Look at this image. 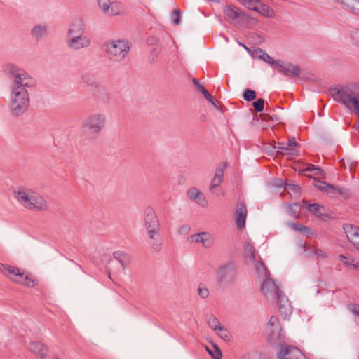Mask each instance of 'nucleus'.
I'll list each match as a JSON object with an SVG mask.
<instances>
[{
	"mask_svg": "<svg viewBox=\"0 0 359 359\" xmlns=\"http://www.w3.org/2000/svg\"><path fill=\"white\" fill-rule=\"evenodd\" d=\"M264 121H271L273 122H278L279 121V118L276 115H270L269 114H264V118H262Z\"/></svg>",
	"mask_w": 359,
	"mask_h": 359,
	"instance_id": "obj_54",
	"label": "nucleus"
},
{
	"mask_svg": "<svg viewBox=\"0 0 359 359\" xmlns=\"http://www.w3.org/2000/svg\"><path fill=\"white\" fill-rule=\"evenodd\" d=\"M280 67L278 72L285 76H290L292 78L298 77L301 74V67L299 65L292 63L280 64L278 65Z\"/></svg>",
	"mask_w": 359,
	"mask_h": 359,
	"instance_id": "obj_15",
	"label": "nucleus"
},
{
	"mask_svg": "<svg viewBox=\"0 0 359 359\" xmlns=\"http://www.w3.org/2000/svg\"><path fill=\"white\" fill-rule=\"evenodd\" d=\"M245 249L248 253L250 255L251 259L253 260H255V248L250 244V243H245Z\"/></svg>",
	"mask_w": 359,
	"mask_h": 359,
	"instance_id": "obj_49",
	"label": "nucleus"
},
{
	"mask_svg": "<svg viewBox=\"0 0 359 359\" xmlns=\"http://www.w3.org/2000/svg\"><path fill=\"white\" fill-rule=\"evenodd\" d=\"M207 322L209 327L215 331L219 329V327H222L220 325L219 320L212 315L208 317Z\"/></svg>",
	"mask_w": 359,
	"mask_h": 359,
	"instance_id": "obj_37",
	"label": "nucleus"
},
{
	"mask_svg": "<svg viewBox=\"0 0 359 359\" xmlns=\"http://www.w3.org/2000/svg\"><path fill=\"white\" fill-rule=\"evenodd\" d=\"M107 123L106 115L103 113L90 114L83 121L81 132L86 140H95Z\"/></svg>",
	"mask_w": 359,
	"mask_h": 359,
	"instance_id": "obj_3",
	"label": "nucleus"
},
{
	"mask_svg": "<svg viewBox=\"0 0 359 359\" xmlns=\"http://www.w3.org/2000/svg\"><path fill=\"white\" fill-rule=\"evenodd\" d=\"M149 238V245L151 248L156 252H160L162 249L163 238L161 236L160 231L147 233Z\"/></svg>",
	"mask_w": 359,
	"mask_h": 359,
	"instance_id": "obj_17",
	"label": "nucleus"
},
{
	"mask_svg": "<svg viewBox=\"0 0 359 359\" xmlns=\"http://www.w3.org/2000/svg\"><path fill=\"white\" fill-rule=\"evenodd\" d=\"M275 297L277 299L278 310L280 315L285 319L287 318L292 313V307L289 299L283 294L282 291H280V294H278Z\"/></svg>",
	"mask_w": 359,
	"mask_h": 359,
	"instance_id": "obj_11",
	"label": "nucleus"
},
{
	"mask_svg": "<svg viewBox=\"0 0 359 359\" xmlns=\"http://www.w3.org/2000/svg\"><path fill=\"white\" fill-rule=\"evenodd\" d=\"M143 226L146 233L161 231L158 217L151 207L146 208L144 211Z\"/></svg>",
	"mask_w": 359,
	"mask_h": 359,
	"instance_id": "obj_7",
	"label": "nucleus"
},
{
	"mask_svg": "<svg viewBox=\"0 0 359 359\" xmlns=\"http://www.w3.org/2000/svg\"><path fill=\"white\" fill-rule=\"evenodd\" d=\"M280 289L275 283V281L271 278H266L263 282L261 287V292L265 297H275L278 294H280Z\"/></svg>",
	"mask_w": 359,
	"mask_h": 359,
	"instance_id": "obj_12",
	"label": "nucleus"
},
{
	"mask_svg": "<svg viewBox=\"0 0 359 359\" xmlns=\"http://www.w3.org/2000/svg\"><path fill=\"white\" fill-rule=\"evenodd\" d=\"M285 189L293 191L294 194H299L301 187L296 183H287L285 184Z\"/></svg>",
	"mask_w": 359,
	"mask_h": 359,
	"instance_id": "obj_46",
	"label": "nucleus"
},
{
	"mask_svg": "<svg viewBox=\"0 0 359 359\" xmlns=\"http://www.w3.org/2000/svg\"><path fill=\"white\" fill-rule=\"evenodd\" d=\"M257 10H255V11L262 14L265 16H270V12L271 10L269 7L266 4H261L259 6H257Z\"/></svg>",
	"mask_w": 359,
	"mask_h": 359,
	"instance_id": "obj_44",
	"label": "nucleus"
},
{
	"mask_svg": "<svg viewBox=\"0 0 359 359\" xmlns=\"http://www.w3.org/2000/svg\"><path fill=\"white\" fill-rule=\"evenodd\" d=\"M255 51V53H260V55L258 56V58L262 60L265 62L269 65H278L279 61L273 59L271 56H269L265 51H264L261 48H257Z\"/></svg>",
	"mask_w": 359,
	"mask_h": 359,
	"instance_id": "obj_32",
	"label": "nucleus"
},
{
	"mask_svg": "<svg viewBox=\"0 0 359 359\" xmlns=\"http://www.w3.org/2000/svg\"><path fill=\"white\" fill-rule=\"evenodd\" d=\"M200 121H204L205 119V116L204 114H202L199 117Z\"/></svg>",
	"mask_w": 359,
	"mask_h": 359,
	"instance_id": "obj_60",
	"label": "nucleus"
},
{
	"mask_svg": "<svg viewBox=\"0 0 359 359\" xmlns=\"http://www.w3.org/2000/svg\"><path fill=\"white\" fill-rule=\"evenodd\" d=\"M256 270L261 275H263L265 277H268L269 276V271L262 261H259L256 264Z\"/></svg>",
	"mask_w": 359,
	"mask_h": 359,
	"instance_id": "obj_40",
	"label": "nucleus"
},
{
	"mask_svg": "<svg viewBox=\"0 0 359 359\" xmlns=\"http://www.w3.org/2000/svg\"><path fill=\"white\" fill-rule=\"evenodd\" d=\"M32 37L37 41L48 34L47 26L45 25H36L30 31Z\"/></svg>",
	"mask_w": 359,
	"mask_h": 359,
	"instance_id": "obj_24",
	"label": "nucleus"
},
{
	"mask_svg": "<svg viewBox=\"0 0 359 359\" xmlns=\"http://www.w3.org/2000/svg\"><path fill=\"white\" fill-rule=\"evenodd\" d=\"M348 193V190L345 188H339L334 187V190H332L331 197H335L337 194L341 196H346Z\"/></svg>",
	"mask_w": 359,
	"mask_h": 359,
	"instance_id": "obj_48",
	"label": "nucleus"
},
{
	"mask_svg": "<svg viewBox=\"0 0 359 359\" xmlns=\"http://www.w3.org/2000/svg\"><path fill=\"white\" fill-rule=\"evenodd\" d=\"M243 99L248 102H251L256 98V92L251 89H246L243 95Z\"/></svg>",
	"mask_w": 359,
	"mask_h": 359,
	"instance_id": "obj_41",
	"label": "nucleus"
},
{
	"mask_svg": "<svg viewBox=\"0 0 359 359\" xmlns=\"http://www.w3.org/2000/svg\"><path fill=\"white\" fill-rule=\"evenodd\" d=\"M103 49L111 62H120L128 55L130 46L126 40H111L105 42Z\"/></svg>",
	"mask_w": 359,
	"mask_h": 359,
	"instance_id": "obj_4",
	"label": "nucleus"
},
{
	"mask_svg": "<svg viewBox=\"0 0 359 359\" xmlns=\"http://www.w3.org/2000/svg\"><path fill=\"white\" fill-rule=\"evenodd\" d=\"M82 80L84 83H86V85L90 88V84L94 83L95 82H97L93 78L88 75H83L82 76Z\"/></svg>",
	"mask_w": 359,
	"mask_h": 359,
	"instance_id": "obj_53",
	"label": "nucleus"
},
{
	"mask_svg": "<svg viewBox=\"0 0 359 359\" xmlns=\"http://www.w3.org/2000/svg\"><path fill=\"white\" fill-rule=\"evenodd\" d=\"M340 259L346 266L348 267H358V263H355V260L351 257L340 255Z\"/></svg>",
	"mask_w": 359,
	"mask_h": 359,
	"instance_id": "obj_38",
	"label": "nucleus"
},
{
	"mask_svg": "<svg viewBox=\"0 0 359 359\" xmlns=\"http://www.w3.org/2000/svg\"><path fill=\"white\" fill-rule=\"evenodd\" d=\"M190 231V226L189 225H183L179 229V233L181 234H187Z\"/></svg>",
	"mask_w": 359,
	"mask_h": 359,
	"instance_id": "obj_55",
	"label": "nucleus"
},
{
	"mask_svg": "<svg viewBox=\"0 0 359 359\" xmlns=\"http://www.w3.org/2000/svg\"><path fill=\"white\" fill-rule=\"evenodd\" d=\"M192 82L194 84V86L196 87L198 91L201 92L203 95V96L205 97V99L209 102H210L213 106H215L216 108H218L213 97L208 93V91L203 87V86L199 83L198 80L196 78H194L192 79Z\"/></svg>",
	"mask_w": 359,
	"mask_h": 359,
	"instance_id": "obj_26",
	"label": "nucleus"
},
{
	"mask_svg": "<svg viewBox=\"0 0 359 359\" xmlns=\"http://www.w3.org/2000/svg\"><path fill=\"white\" fill-rule=\"evenodd\" d=\"M91 43V39L85 34L69 37L66 41L67 46L73 50L88 48Z\"/></svg>",
	"mask_w": 359,
	"mask_h": 359,
	"instance_id": "obj_9",
	"label": "nucleus"
},
{
	"mask_svg": "<svg viewBox=\"0 0 359 359\" xmlns=\"http://www.w3.org/2000/svg\"><path fill=\"white\" fill-rule=\"evenodd\" d=\"M299 210L300 206L297 203L292 204L288 206L289 213L295 218L299 217Z\"/></svg>",
	"mask_w": 359,
	"mask_h": 359,
	"instance_id": "obj_43",
	"label": "nucleus"
},
{
	"mask_svg": "<svg viewBox=\"0 0 359 359\" xmlns=\"http://www.w3.org/2000/svg\"><path fill=\"white\" fill-rule=\"evenodd\" d=\"M267 332H268V341L271 344H283V339L281 334V327L279 319L273 316L267 323Z\"/></svg>",
	"mask_w": 359,
	"mask_h": 359,
	"instance_id": "obj_6",
	"label": "nucleus"
},
{
	"mask_svg": "<svg viewBox=\"0 0 359 359\" xmlns=\"http://www.w3.org/2000/svg\"><path fill=\"white\" fill-rule=\"evenodd\" d=\"M304 171L314 172V175L320 177H325V172L320 167L314 165L313 164H308L306 168L304 170Z\"/></svg>",
	"mask_w": 359,
	"mask_h": 359,
	"instance_id": "obj_35",
	"label": "nucleus"
},
{
	"mask_svg": "<svg viewBox=\"0 0 359 359\" xmlns=\"http://www.w3.org/2000/svg\"><path fill=\"white\" fill-rule=\"evenodd\" d=\"M346 11L359 15V0H336Z\"/></svg>",
	"mask_w": 359,
	"mask_h": 359,
	"instance_id": "obj_23",
	"label": "nucleus"
},
{
	"mask_svg": "<svg viewBox=\"0 0 359 359\" xmlns=\"http://www.w3.org/2000/svg\"><path fill=\"white\" fill-rule=\"evenodd\" d=\"M289 226L295 231L299 232L302 234L309 235L311 234V229L306 226L298 223H290Z\"/></svg>",
	"mask_w": 359,
	"mask_h": 359,
	"instance_id": "obj_34",
	"label": "nucleus"
},
{
	"mask_svg": "<svg viewBox=\"0 0 359 359\" xmlns=\"http://www.w3.org/2000/svg\"><path fill=\"white\" fill-rule=\"evenodd\" d=\"M353 312L355 314H357L358 316H359V305L358 304H354L353 306Z\"/></svg>",
	"mask_w": 359,
	"mask_h": 359,
	"instance_id": "obj_59",
	"label": "nucleus"
},
{
	"mask_svg": "<svg viewBox=\"0 0 359 359\" xmlns=\"http://www.w3.org/2000/svg\"><path fill=\"white\" fill-rule=\"evenodd\" d=\"M29 349L41 358H46L48 351V348L43 344L38 341H31L29 345Z\"/></svg>",
	"mask_w": 359,
	"mask_h": 359,
	"instance_id": "obj_21",
	"label": "nucleus"
},
{
	"mask_svg": "<svg viewBox=\"0 0 359 359\" xmlns=\"http://www.w3.org/2000/svg\"><path fill=\"white\" fill-rule=\"evenodd\" d=\"M344 230L349 241L353 240L359 233V227L350 224H344Z\"/></svg>",
	"mask_w": 359,
	"mask_h": 359,
	"instance_id": "obj_31",
	"label": "nucleus"
},
{
	"mask_svg": "<svg viewBox=\"0 0 359 359\" xmlns=\"http://www.w3.org/2000/svg\"><path fill=\"white\" fill-rule=\"evenodd\" d=\"M256 55L258 57L259 55H260V53H256Z\"/></svg>",
	"mask_w": 359,
	"mask_h": 359,
	"instance_id": "obj_62",
	"label": "nucleus"
},
{
	"mask_svg": "<svg viewBox=\"0 0 359 359\" xmlns=\"http://www.w3.org/2000/svg\"><path fill=\"white\" fill-rule=\"evenodd\" d=\"M313 186L318 189L330 194V196L332 195V190H334V185L324 181L317 180L316 179H314Z\"/></svg>",
	"mask_w": 359,
	"mask_h": 359,
	"instance_id": "obj_29",
	"label": "nucleus"
},
{
	"mask_svg": "<svg viewBox=\"0 0 359 359\" xmlns=\"http://www.w3.org/2000/svg\"><path fill=\"white\" fill-rule=\"evenodd\" d=\"M243 46L247 50H249V49L247 48V46H245V45H243Z\"/></svg>",
	"mask_w": 359,
	"mask_h": 359,
	"instance_id": "obj_61",
	"label": "nucleus"
},
{
	"mask_svg": "<svg viewBox=\"0 0 359 359\" xmlns=\"http://www.w3.org/2000/svg\"><path fill=\"white\" fill-rule=\"evenodd\" d=\"M245 6L250 10H257V4L259 3L258 0H239Z\"/></svg>",
	"mask_w": 359,
	"mask_h": 359,
	"instance_id": "obj_42",
	"label": "nucleus"
},
{
	"mask_svg": "<svg viewBox=\"0 0 359 359\" xmlns=\"http://www.w3.org/2000/svg\"><path fill=\"white\" fill-rule=\"evenodd\" d=\"M224 14L228 20H234L244 15L243 13L241 12L238 8L231 6H226L224 7Z\"/></svg>",
	"mask_w": 359,
	"mask_h": 359,
	"instance_id": "obj_25",
	"label": "nucleus"
},
{
	"mask_svg": "<svg viewBox=\"0 0 359 359\" xmlns=\"http://www.w3.org/2000/svg\"><path fill=\"white\" fill-rule=\"evenodd\" d=\"M90 91L94 97L103 103L109 102V96L107 90L97 81L90 84Z\"/></svg>",
	"mask_w": 359,
	"mask_h": 359,
	"instance_id": "obj_14",
	"label": "nucleus"
},
{
	"mask_svg": "<svg viewBox=\"0 0 359 359\" xmlns=\"http://www.w3.org/2000/svg\"><path fill=\"white\" fill-rule=\"evenodd\" d=\"M172 22L175 25H177L180 22V11L179 8L175 9L172 13Z\"/></svg>",
	"mask_w": 359,
	"mask_h": 359,
	"instance_id": "obj_47",
	"label": "nucleus"
},
{
	"mask_svg": "<svg viewBox=\"0 0 359 359\" xmlns=\"http://www.w3.org/2000/svg\"><path fill=\"white\" fill-rule=\"evenodd\" d=\"M264 100L259 98L253 102V107L257 112H262L264 108Z\"/></svg>",
	"mask_w": 359,
	"mask_h": 359,
	"instance_id": "obj_45",
	"label": "nucleus"
},
{
	"mask_svg": "<svg viewBox=\"0 0 359 359\" xmlns=\"http://www.w3.org/2000/svg\"><path fill=\"white\" fill-rule=\"evenodd\" d=\"M350 242L359 250V233Z\"/></svg>",
	"mask_w": 359,
	"mask_h": 359,
	"instance_id": "obj_57",
	"label": "nucleus"
},
{
	"mask_svg": "<svg viewBox=\"0 0 359 359\" xmlns=\"http://www.w3.org/2000/svg\"><path fill=\"white\" fill-rule=\"evenodd\" d=\"M201 238V233H199L191 236L190 237V240L192 242L198 243H201V241H200Z\"/></svg>",
	"mask_w": 359,
	"mask_h": 359,
	"instance_id": "obj_56",
	"label": "nucleus"
},
{
	"mask_svg": "<svg viewBox=\"0 0 359 359\" xmlns=\"http://www.w3.org/2000/svg\"><path fill=\"white\" fill-rule=\"evenodd\" d=\"M113 258L116 259L121 264L123 270L126 269L130 262V256L123 251L114 252Z\"/></svg>",
	"mask_w": 359,
	"mask_h": 359,
	"instance_id": "obj_27",
	"label": "nucleus"
},
{
	"mask_svg": "<svg viewBox=\"0 0 359 359\" xmlns=\"http://www.w3.org/2000/svg\"><path fill=\"white\" fill-rule=\"evenodd\" d=\"M236 216L237 227L239 229L243 228L245 226L247 216V208L244 203H241L237 205Z\"/></svg>",
	"mask_w": 359,
	"mask_h": 359,
	"instance_id": "obj_20",
	"label": "nucleus"
},
{
	"mask_svg": "<svg viewBox=\"0 0 359 359\" xmlns=\"http://www.w3.org/2000/svg\"><path fill=\"white\" fill-rule=\"evenodd\" d=\"M217 330V334L222 339L224 340L228 339L229 333L226 329H224L223 327H219V329H218Z\"/></svg>",
	"mask_w": 359,
	"mask_h": 359,
	"instance_id": "obj_52",
	"label": "nucleus"
},
{
	"mask_svg": "<svg viewBox=\"0 0 359 359\" xmlns=\"http://www.w3.org/2000/svg\"><path fill=\"white\" fill-rule=\"evenodd\" d=\"M86 32V25L84 22L79 18L75 19L69 25L67 36V38L74 36L85 34Z\"/></svg>",
	"mask_w": 359,
	"mask_h": 359,
	"instance_id": "obj_13",
	"label": "nucleus"
},
{
	"mask_svg": "<svg viewBox=\"0 0 359 359\" xmlns=\"http://www.w3.org/2000/svg\"><path fill=\"white\" fill-rule=\"evenodd\" d=\"M278 359H306L304 353L296 346L280 344L277 352Z\"/></svg>",
	"mask_w": 359,
	"mask_h": 359,
	"instance_id": "obj_8",
	"label": "nucleus"
},
{
	"mask_svg": "<svg viewBox=\"0 0 359 359\" xmlns=\"http://www.w3.org/2000/svg\"><path fill=\"white\" fill-rule=\"evenodd\" d=\"M217 283L222 287L230 286L238 279V271L233 262L221 264L216 272Z\"/></svg>",
	"mask_w": 359,
	"mask_h": 359,
	"instance_id": "obj_5",
	"label": "nucleus"
},
{
	"mask_svg": "<svg viewBox=\"0 0 359 359\" xmlns=\"http://www.w3.org/2000/svg\"><path fill=\"white\" fill-rule=\"evenodd\" d=\"M201 243L205 248H209L212 245V240L210 233L207 232H201Z\"/></svg>",
	"mask_w": 359,
	"mask_h": 359,
	"instance_id": "obj_36",
	"label": "nucleus"
},
{
	"mask_svg": "<svg viewBox=\"0 0 359 359\" xmlns=\"http://www.w3.org/2000/svg\"><path fill=\"white\" fill-rule=\"evenodd\" d=\"M187 195L190 199L197 200V203L202 207H205L208 205V202L203 194L197 188L193 187L189 189Z\"/></svg>",
	"mask_w": 359,
	"mask_h": 359,
	"instance_id": "obj_22",
	"label": "nucleus"
},
{
	"mask_svg": "<svg viewBox=\"0 0 359 359\" xmlns=\"http://www.w3.org/2000/svg\"><path fill=\"white\" fill-rule=\"evenodd\" d=\"M198 295L203 299L207 298L209 295V290L205 287L199 286L198 289Z\"/></svg>",
	"mask_w": 359,
	"mask_h": 359,
	"instance_id": "obj_51",
	"label": "nucleus"
},
{
	"mask_svg": "<svg viewBox=\"0 0 359 359\" xmlns=\"http://www.w3.org/2000/svg\"><path fill=\"white\" fill-rule=\"evenodd\" d=\"M5 72L11 79L10 107L14 116L22 115L29 106L28 88L35 85V81L23 69L13 64L5 66Z\"/></svg>",
	"mask_w": 359,
	"mask_h": 359,
	"instance_id": "obj_1",
	"label": "nucleus"
},
{
	"mask_svg": "<svg viewBox=\"0 0 359 359\" xmlns=\"http://www.w3.org/2000/svg\"><path fill=\"white\" fill-rule=\"evenodd\" d=\"M298 145L294 137H290L287 143L277 142L273 146L274 149H277V152L282 155H297V151L294 148Z\"/></svg>",
	"mask_w": 359,
	"mask_h": 359,
	"instance_id": "obj_10",
	"label": "nucleus"
},
{
	"mask_svg": "<svg viewBox=\"0 0 359 359\" xmlns=\"http://www.w3.org/2000/svg\"><path fill=\"white\" fill-rule=\"evenodd\" d=\"M351 36L353 42L359 46V28L352 31Z\"/></svg>",
	"mask_w": 359,
	"mask_h": 359,
	"instance_id": "obj_50",
	"label": "nucleus"
},
{
	"mask_svg": "<svg viewBox=\"0 0 359 359\" xmlns=\"http://www.w3.org/2000/svg\"><path fill=\"white\" fill-rule=\"evenodd\" d=\"M306 208L308 210H309L310 212H311L313 214H314L316 216H317L318 217L325 215L322 212V210H324V208L323 206L320 205L318 203H312V204L308 203L306 205Z\"/></svg>",
	"mask_w": 359,
	"mask_h": 359,
	"instance_id": "obj_33",
	"label": "nucleus"
},
{
	"mask_svg": "<svg viewBox=\"0 0 359 359\" xmlns=\"http://www.w3.org/2000/svg\"><path fill=\"white\" fill-rule=\"evenodd\" d=\"M20 278H19V280H17V283L21 284L26 287H34L38 283L36 279L34 278L29 275L25 276L23 272Z\"/></svg>",
	"mask_w": 359,
	"mask_h": 359,
	"instance_id": "obj_30",
	"label": "nucleus"
},
{
	"mask_svg": "<svg viewBox=\"0 0 359 359\" xmlns=\"http://www.w3.org/2000/svg\"><path fill=\"white\" fill-rule=\"evenodd\" d=\"M305 252L307 255L309 257H312L316 259L318 258H325L327 257V254L321 249L317 248L314 246H306L305 248Z\"/></svg>",
	"mask_w": 359,
	"mask_h": 359,
	"instance_id": "obj_28",
	"label": "nucleus"
},
{
	"mask_svg": "<svg viewBox=\"0 0 359 359\" xmlns=\"http://www.w3.org/2000/svg\"><path fill=\"white\" fill-rule=\"evenodd\" d=\"M0 271L4 276L16 283L17 280L21 278L20 276L22 274L19 268L2 263H0Z\"/></svg>",
	"mask_w": 359,
	"mask_h": 359,
	"instance_id": "obj_16",
	"label": "nucleus"
},
{
	"mask_svg": "<svg viewBox=\"0 0 359 359\" xmlns=\"http://www.w3.org/2000/svg\"><path fill=\"white\" fill-rule=\"evenodd\" d=\"M102 11L109 15H116L119 13L118 5L116 3H110L109 0H97Z\"/></svg>",
	"mask_w": 359,
	"mask_h": 359,
	"instance_id": "obj_18",
	"label": "nucleus"
},
{
	"mask_svg": "<svg viewBox=\"0 0 359 359\" xmlns=\"http://www.w3.org/2000/svg\"><path fill=\"white\" fill-rule=\"evenodd\" d=\"M213 348L215 350L212 351L208 347H206V351L213 359H221L222 353L219 348L216 344H213Z\"/></svg>",
	"mask_w": 359,
	"mask_h": 359,
	"instance_id": "obj_39",
	"label": "nucleus"
},
{
	"mask_svg": "<svg viewBox=\"0 0 359 359\" xmlns=\"http://www.w3.org/2000/svg\"><path fill=\"white\" fill-rule=\"evenodd\" d=\"M227 167V163H224L220 167L217 168L215 170V177L212 180L210 185V189L211 191H213L214 189L220 186V184L223 182L224 177V171Z\"/></svg>",
	"mask_w": 359,
	"mask_h": 359,
	"instance_id": "obj_19",
	"label": "nucleus"
},
{
	"mask_svg": "<svg viewBox=\"0 0 359 359\" xmlns=\"http://www.w3.org/2000/svg\"><path fill=\"white\" fill-rule=\"evenodd\" d=\"M13 194L17 201L29 210L43 212L48 208L46 200L31 189L18 187L14 189Z\"/></svg>",
	"mask_w": 359,
	"mask_h": 359,
	"instance_id": "obj_2",
	"label": "nucleus"
},
{
	"mask_svg": "<svg viewBox=\"0 0 359 359\" xmlns=\"http://www.w3.org/2000/svg\"><path fill=\"white\" fill-rule=\"evenodd\" d=\"M285 184L282 180H277V182L275 184V186L277 187H285Z\"/></svg>",
	"mask_w": 359,
	"mask_h": 359,
	"instance_id": "obj_58",
	"label": "nucleus"
}]
</instances>
